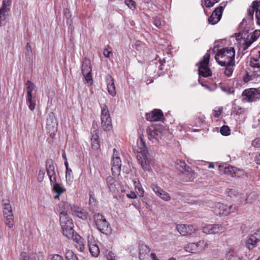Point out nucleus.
I'll list each match as a JSON object with an SVG mask.
<instances>
[{
	"label": "nucleus",
	"instance_id": "obj_1",
	"mask_svg": "<svg viewBox=\"0 0 260 260\" xmlns=\"http://www.w3.org/2000/svg\"><path fill=\"white\" fill-rule=\"evenodd\" d=\"M235 51L233 47L220 49L215 56L216 61L221 66L225 67L224 74L231 77L235 66Z\"/></svg>",
	"mask_w": 260,
	"mask_h": 260
},
{
	"label": "nucleus",
	"instance_id": "obj_2",
	"mask_svg": "<svg viewBox=\"0 0 260 260\" xmlns=\"http://www.w3.org/2000/svg\"><path fill=\"white\" fill-rule=\"evenodd\" d=\"M46 169L47 175L49 178L52 190L56 193L54 199H59L61 194L63 193L66 189L62 187L59 183L56 182V174L55 171V167L52 159H48L46 161Z\"/></svg>",
	"mask_w": 260,
	"mask_h": 260
},
{
	"label": "nucleus",
	"instance_id": "obj_3",
	"mask_svg": "<svg viewBox=\"0 0 260 260\" xmlns=\"http://www.w3.org/2000/svg\"><path fill=\"white\" fill-rule=\"evenodd\" d=\"M59 221L62 233L65 237L70 239L73 238L74 234H77L74 229V225L72 219L66 212H60Z\"/></svg>",
	"mask_w": 260,
	"mask_h": 260
},
{
	"label": "nucleus",
	"instance_id": "obj_4",
	"mask_svg": "<svg viewBox=\"0 0 260 260\" xmlns=\"http://www.w3.org/2000/svg\"><path fill=\"white\" fill-rule=\"evenodd\" d=\"M228 196L231 198H236V201L241 205L252 204L257 200L258 197V195L255 191H252L247 195L245 199H243V194L233 189L228 191Z\"/></svg>",
	"mask_w": 260,
	"mask_h": 260
},
{
	"label": "nucleus",
	"instance_id": "obj_5",
	"mask_svg": "<svg viewBox=\"0 0 260 260\" xmlns=\"http://www.w3.org/2000/svg\"><path fill=\"white\" fill-rule=\"evenodd\" d=\"M229 224L227 221L220 224H205L202 227V232L207 235H219L223 233L228 229Z\"/></svg>",
	"mask_w": 260,
	"mask_h": 260
},
{
	"label": "nucleus",
	"instance_id": "obj_6",
	"mask_svg": "<svg viewBox=\"0 0 260 260\" xmlns=\"http://www.w3.org/2000/svg\"><path fill=\"white\" fill-rule=\"evenodd\" d=\"M2 207L3 214L5 219V224L11 228L14 225V216L12 213L10 201L8 198L2 200Z\"/></svg>",
	"mask_w": 260,
	"mask_h": 260
},
{
	"label": "nucleus",
	"instance_id": "obj_7",
	"mask_svg": "<svg viewBox=\"0 0 260 260\" xmlns=\"http://www.w3.org/2000/svg\"><path fill=\"white\" fill-rule=\"evenodd\" d=\"M210 59V54L207 52L203 57V59L201 60L198 64L199 75L203 77H208L211 76L212 72L208 67V63Z\"/></svg>",
	"mask_w": 260,
	"mask_h": 260
},
{
	"label": "nucleus",
	"instance_id": "obj_8",
	"mask_svg": "<svg viewBox=\"0 0 260 260\" xmlns=\"http://www.w3.org/2000/svg\"><path fill=\"white\" fill-rule=\"evenodd\" d=\"M237 210L236 206H228L221 203H217L213 207V211L216 215H228Z\"/></svg>",
	"mask_w": 260,
	"mask_h": 260
},
{
	"label": "nucleus",
	"instance_id": "obj_9",
	"mask_svg": "<svg viewBox=\"0 0 260 260\" xmlns=\"http://www.w3.org/2000/svg\"><path fill=\"white\" fill-rule=\"evenodd\" d=\"M94 220L98 229L102 233L107 234L110 231L109 224L104 216L96 213Z\"/></svg>",
	"mask_w": 260,
	"mask_h": 260
},
{
	"label": "nucleus",
	"instance_id": "obj_10",
	"mask_svg": "<svg viewBox=\"0 0 260 260\" xmlns=\"http://www.w3.org/2000/svg\"><path fill=\"white\" fill-rule=\"evenodd\" d=\"M101 120L102 127L105 131L109 130L112 126V121L108 107L106 105L102 107Z\"/></svg>",
	"mask_w": 260,
	"mask_h": 260
},
{
	"label": "nucleus",
	"instance_id": "obj_11",
	"mask_svg": "<svg viewBox=\"0 0 260 260\" xmlns=\"http://www.w3.org/2000/svg\"><path fill=\"white\" fill-rule=\"evenodd\" d=\"M243 100L252 102L260 99V90L258 88H248L245 89L242 94Z\"/></svg>",
	"mask_w": 260,
	"mask_h": 260
},
{
	"label": "nucleus",
	"instance_id": "obj_12",
	"mask_svg": "<svg viewBox=\"0 0 260 260\" xmlns=\"http://www.w3.org/2000/svg\"><path fill=\"white\" fill-rule=\"evenodd\" d=\"M250 65L257 70L254 71L252 76L257 82H260V50L250 59Z\"/></svg>",
	"mask_w": 260,
	"mask_h": 260
},
{
	"label": "nucleus",
	"instance_id": "obj_13",
	"mask_svg": "<svg viewBox=\"0 0 260 260\" xmlns=\"http://www.w3.org/2000/svg\"><path fill=\"white\" fill-rule=\"evenodd\" d=\"M176 230L183 236H196L197 229L192 225L179 224L177 225Z\"/></svg>",
	"mask_w": 260,
	"mask_h": 260
},
{
	"label": "nucleus",
	"instance_id": "obj_14",
	"mask_svg": "<svg viewBox=\"0 0 260 260\" xmlns=\"http://www.w3.org/2000/svg\"><path fill=\"white\" fill-rule=\"evenodd\" d=\"M145 152H139L137 154V158L143 170L149 171L152 165V159L151 157Z\"/></svg>",
	"mask_w": 260,
	"mask_h": 260
},
{
	"label": "nucleus",
	"instance_id": "obj_15",
	"mask_svg": "<svg viewBox=\"0 0 260 260\" xmlns=\"http://www.w3.org/2000/svg\"><path fill=\"white\" fill-rule=\"evenodd\" d=\"M111 171L113 175H119L121 166V161L119 153L116 149H113V153L111 160Z\"/></svg>",
	"mask_w": 260,
	"mask_h": 260
},
{
	"label": "nucleus",
	"instance_id": "obj_16",
	"mask_svg": "<svg viewBox=\"0 0 260 260\" xmlns=\"http://www.w3.org/2000/svg\"><path fill=\"white\" fill-rule=\"evenodd\" d=\"M255 12V17L257 23L260 25V1H254L248 11L247 18L253 20L254 13Z\"/></svg>",
	"mask_w": 260,
	"mask_h": 260
},
{
	"label": "nucleus",
	"instance_id": "obj_17",
	"mask_svg": "<svg viewBox=\"0 0 260 260\" xmlns=\"http://www.w3.org/2000/svg\"><path fill=\"white\" fill-rule=\"evenodd\" d=\"M147 133L150 140H158L159 138H161L162 128L159 125H151L147 129Z\"/></svg>",
	"mask_w": 260,
	"mask_h": 260
},
{
	"label": "nucleus",
	"instance_id": "obj_18",
	"mask_svg": "<svg viewBox=\"0 0 260 260\" xmlns=\"http://www.w3.org/2000/svg\"><path fill=\"white\" fill-rule=\"evenodd\" d=\"M259 241H260V230H257L253 234L249 236L246 241V246L249 249H252Z\"/></svg>",
	"mask_w": 260,
	"mask_h": 260
},
{
	"label": "nucleus",
	"instance_id": "obj_19",
	"mask_svg": "<svg viewBox=\"0 0 260 260\" xmlns=\"http://www.w3.org/2000/svg\"><path fill=\"white\" fill-rule=\"evenodd\" d=\"M11 5L10 0H3V6L0 9V27L6 24V14L9 11L8 7Z\"/></svg>",
	"mask_w": 260,
	"mask_h": 260
},
{
	"label": "nucleus",
	"instance_id": "obj_20",
	"mask_svg": "<svg viewBox=\"0 0 260 260\" xmlns=\"http://www.w3.org/2000/svg\"><path fill=\"white\" fill-rule=\"evenodd\" d=\"M145 118L150 121H160L164 118V114L161 110L155 109L150 113H146Z\"/></svg>",
	"mask_w": 260,
	"mask_h": 260
},
{
	"label": "nucleus",
	"instance_id": "obj_21",
	"mask_svg": "<svg viewBox=\"0 0 260 260\" xmlns=\"http://www.w3.org/2000/svg\"><path fill=\"white\" fill-rule=\"evenodd\" d=\"M223 10L222 6L217 7L208 18L209 23L212 25L216 24L221 18Z\"/></svg>",
	"mask_w": 260,
	"mask_h": 260
},
{
	"label": "nucleus",
	"instance_id": "obj_22",
	"mask_svg": "<svg viewBox=\"0 0 260 260\" xmlns=\"http://www.w3.org/2000/svg\"><path fill=\"white\" fill-rule=\"evenodd\" d=\"M98 133L97 128L94 126H92L91 129V143L92 148L95 150H98L100 148Z\"/></svg>",
	"mask_w": 260,
	"mask_h": 260
},
{
	"label": "nucleus",
	"instance_id": "obj_23",
	"mask_svg": "<svg viewBox=\"0 0 260 260\" xmlns=\"http://www.w3.org/2000/svg\"><path fill=\"white\" fill-rule=\"evenodd\" d=\"M72 239L74 242H76L75 247L80 252H83L85 249V241L80 235L77 233L74 234L73 238H70Z\"/></svg>",
	"mask_w": 260,
	"mask_h": 260
},
{
	"label": "nucleus",
	"instance_id": "obj_24",
	"mask_svg": "<svg viewBox=\"0 0 260 260\" xmlns=\"http://www.w3.org/2000/svg\"><path fill=\"white\" fill-rule=\"evenodd\" d=\"M107 87L108 93L113 97L116 95L115 86L114 80L110 75H107L106 76Z\"/></svg>",
	"mask_w": 260,
	"mask_h": 260
},
{
	"label": "nucleus",
	"instance_id": "obj_25",
	"mask_svg": "<svg viewBox=\"0 0 260 260\" xmlns=\"http://www.w3.org/2000/svg\"><path fill=\"white\" fill-rule=\"evenodd\" d=\"M150 248L145 245L141 244L139 246V259L140 260H150Z\"/></svg>",
	"mask_w": 260,
	"mask_h": 260
},
{
	"label": "nucleus",
	"instance_id": "obj_26",
	"mask_svg": "<svg viewBox=\"0 0 260 260\" xmlns=\"http://www.w3.org/2000/svg\"><path fill=\"white\" fill-rule=\"evenodd\" d=\"M88 247L92 256L97 257L100 253V249L95 241L92 238L88 239Z\"/></svg>",
	"mask_w": 260,
	"mask_h": 260
},
{
	"label": "nucleus",
	"instance_id": "obj_27",
	"mask_svg": "<svg viewBox=\"0 0 260 260\" xmlns=\"http://www.w3.org/2000/svg\"><path fill=\"white\" fill-rule=\"evenodd\" d=\"M72 213L83 220H85L87 218V213L86 211L84 209L78 207L73 206Z\"/></svg>",
	"mask_w": 260,
	"mask_h": 260
},
{
	"label": "nucleus",
	"instance_id": "obj_28",
	"mask_svg": "<svg viewBox=\"0 0 260 260\" xmlns=\"http://www.w3.org/2000/svg\"><path fill=\"white\" fill-rule=\"evenodd\" d=\"M91 71L92 69L90 60L85 58L83 61L82 66V72L83 75L90 74Z\"/></svg>",
	"mask_w": 260,
	"mask_h": 260
},
{
	"label": "nucleus",
	"instance_id": "obj_29",
	"mask_svg": "<svg viewBox=\"0 0 260 260\" xmlns=\"http://www.w3.org/2000/svg\"><path fill=\"white\" fill-rule=\"evenodd\" d=\"M185 250L187 252L196 253L199 252L197 242L189 243L184 246Z\"/></svg>",
	"mask_w": 260,
	"mask_h": 260
},
{
	"label": "nucleus",
	"instance_id": "obj_30",
	"mask_svg": "<svg viewBox=\"0 0 260 260\" xmlns=\"http://www.w3.org/2000/svg\"><path fill=\"white\" fill-rule=\"evenodd\" d=\"M181 173L184 176V180L185 181H191L194 178V173L189 167Z\"/></svg>",
	"mask_w": 260,
	"mask_h": 260
},
{
	"label": "nucleus",
	"instance_id": "obj_31",
	"mask_svg": "<svg viewBox=\"0 0 260 260\" xmlns=\"http://www.w3.org/2000/svg\"><path fill=\"white\" fill-rule=\"evenodd\" d=\"M26 90L27 92L26 98H29L30 99L31 97H32V91L35 88V84L31 82L30 81L28 80L26 84Z\"/></svg>",
	"mask_w": 260,
	"mask_h": 260
},
{
	"label": "nucleus",
	"instance_id": "obj_32",
	"mask_svg": "<svg viewBox=\"0 0 260 260\" xmlns=\"http://www.w3.org/2000/svg\"><path fill=\"white\" fill-rule=\"evenodd\" d=\"M134 184L137 193L140 197H143L144 196V190L143 189L141 184L139 181L134 180Z\"/></svg>",
	"mask_w": 260,
	"mask_h": 260
},
{
	"label": "nucleus",
	"instance_id": "obj_33",
	"mask_svg": "<svg viewBox=\"0 0 260 260\" xmlns=\"http://www.w3.org/2000/svg\"><path fill=\"white\" fill-rule=\"evenodd\" d=\"M175 167L176 169L179 171L181 173L188 167L184 161L180 159H178L176 161Z\"/></svg>",
	"mask_w": 260,
	"mask_h": 260
},
{
	"label": "nucleus",
	"instance_id": "obj_34",
	"mask_svg": "<svg viewBox=\"0 0 260 260\" xmlns=\"http://www.w3.org/2000/svg\"><path fill=\"white\" fill-rule=\"evenodd\" d=\"M137 145L138 147V149L137 150L138 153L139 152H148L146 150L145 143L142 137H140L138 141Z\"/></svg>",
	"mask_w": 260,
	"mask_h": 260
},
{
	"label": "nucleus",
	"instance_id": "obj_35",
	"mask_svg": "<svg viewBox=\"0 0 260 260\" xmlns=\"http://www.w3.org/2000/svg\"><path fill=\"white\" fill-rule=\"evenodd\" d=\"M150 187L152 189V190L155 192L156 195L159 197L160 198H161V196H162L163 193L166 192L158 185L155 184H152L150 186Z\"/></svg>",
	"mask_w": 260,
	"mask_h": 260
},
{
	"label": "nucleus",
	"instance_id": "obj_36",
	"mask_svg": "<svg viewBox=\"0 0 260 260\" xmlns=\"http://www.w3.org/2000/svg\"><path fill=\"white\" fill-rule=\"evenodd\" d=\"M197 244L199 248V252H200L208 248L210 245V242L207 240H202L198 242Z\"/></svg>",
	"mask_w": 260,
	"mask_h": 260
},
{
	"label": "nucleus",
	"instance_id": "obj_37",
	"mask_svg": "<svg viewBox=\"0 0 260 260\" xmlns=\"http://www.w3.org/2000/svg\"><path fill=\"white\" fill-rule=\"evenodd\" d=\"M237 170V168L229 166L224 167V173L228 175L234 176L236 175Z\"/></svg>",
	"mask_w": 260,
	"mask_h": 260
},
{
	"label": "nucleus",
	"instance_id": "obj_38",
	"mask_svg": "<svg viewBox=\"0 0 260 260\" xmlns=\"http://www.w3.org/2000/svg\"><path fill=\"white\" fill-rule=\"evenodd\" d=\"M65 258L66 260H79L74 252L70 249H66Z\"/></svg>",
	"mask_w": 260,
	"mask_h": 260
},
{
	"label": "nucleus",
	"instance_id": "obj_39",
	"mask_svg": "<svg viewBox=\"0 0 260 260\" xmlns=\"http://www.w3.org/2000/svg\"><path fill=\"white\" fill-rule=\"evenodd\" d=\"M60 209H62V210L61 211H64L67 213L68 212H70L71 211L73 212V206L69 204L68 202H62L60 205Z\"/></svg>",
	"mask_w": 260,
	"mask_h": 260
},
{
	"label": "nucleus",
	"instance_id": "obj_40",
	"mask_svg": "<svg viewBox=\"0 0 260 260\" xmlns=\"http://www.w3.org/2000/svg\"><path fill=\"white\" fill-rule=\"evenodd\" d=\"M107 182L110 190H114L115 188V179L113 177L110 176L107 178Z\"/></svg>",
	"mask_w": 260,
	"mask_h": 260
},
{
	"label": "nucleus",
	"instance_id": "obj_41",
	"mask_svg": "<svg viewBox=\"0 0 260 260\" xmlns=\"http://www.w3.org/2000/svg\"><path fill=\"white\" fill-rule=\"evenodd\" d=\"M56 125L55 119L54 117L50 116L49 118L47 119V125L49 128L54 127Z\"/></svg>",
	"mask_w": 260,
	"mask_h": 260
},
{
	"label": "nucleus",
	"instance_id": "obj_42",
	"mask_svg": "<svg viewBox=\"0 0 260 260\" xmlns=\"http://www.w3.org/2000/svg\"><path fill=\"white\" fill-rule=\"evenodd\" d=\"M220 133L223 136H228L230 134V129L227 125H223L220 128Z\"/></svg>",
	"mask_w": 260,
	"mask_h": 260
},
{
	"label": "nucleus",
	"instance_id": "obj_43",
	"mask_svg": "<svg viewBox=\"0 0 260 260\" xmlns=\"http://www.w3.org/2000/svg\"><path fill=\"white\" fill-rule=\"evenodd\" d=\"M26 101L28 103V108L29 109L33 111L36 107V103L35 101L32 100V97H31L30 99L29 98H26Z\"/></svg>",
	"mask_w": 260,
	"mask_h": 260
},
{
	"label": "nucleus",
	"instance_id": "obj_44",
	"mask_svg": "<svg viewBox=\"0 0 260 260\" xmlns=\"http://www.w3.org/2000/svg\"><path fill=\"white\" fill-rule=\"evenodd\" d=\"M222 109L223 108L222 107H216L213 110V115L214 117L215 118H218L221 114Z\"/></svg>",
	"mask_w": 260,
	"mask_h": 260
},
{
	"label": "nucleus",
	"instance_id": "obj_45",
	"mask_svg": "<svg viewBox=\"0 0 260 260\" xmlns=\"http://www.w3.org/2000/svg\"><path fill=\"white\" fill-rule=\"evenodd\" d=\"M219 0H204V5L207 8H211Z\"/></svg>",
	"mask_w": 260,
	"mask_h": 260
},
{
	"label": "nucleus",
	"instance_id": "obj_46",
	"mask_svg": "<svg viewBox=\"0 0 260 260\" xmlns=\"http://www.w3.org/2000/svg\"><path fill=\"white\" fill-rule=\"evenodd\" d=\"M45 171L44 169H40L38 174V180L39 182H41L45 177Z\"/></svg>",
	"mask_w": 260,
	"mask_h": 260
},
{
	"label": "nucleus",
	"instance_id": "obj_47",
	"mask_svg": "<svg viewBox=\"0 0 260 260\" xmlns=\"http://www.w3.org/2000/svg\"><path fill=\"white\" fill-rule=\"evenodd\" d=\"M64 15L66 16V17L68 19V20L67 21V23L69 24V25H71V23H72V22L71 20L69 19L70 18L71 16V13H70V12L69 10L68 9H66L64 10Z\"/></svg>",
	"mask_w": 260,
	"mask_h": 260
},
{
	"label": "nucleus",
	"instance_id": "obj_48",
	"mask_svg": "<svg viewBox=\"0 0 260 260\" xmlns=\"http://www.w3.org/2000/svg\"><path fill=\"white\" fill-rule=\"evenodd\" d=\"M125 3L131 9L135 8V2L133 0H125Z\"/></svg>",
	"mask_w": 260,
	"mask_h": 260
},
{
	"label": "nucleus",
	"instance_id": "obj_49",
	"mask_svg": "<svg viewBox=\"0 0 260 260\" xmlns=\"http://www.w3.org/2000/svg\"><path fill=\"white\" fill-rule=\"evenodd\" d=\"M72 171L71 169L66 170V180L71 181L72 178Z\"/></svg>",
	"mask_w": 260,
	"mask_h": 260
},
{
	"label": "nucleus",
	"instance_id": "obj_50",
	"mask_svg": "<svg viewBox=\"0 0 260 260\" xmlns=\"http://www.w3.org/2000/svg\"><path fill=\"white\" fill-rule=\"evenodd\" d=\"M259 36L260 30L257 29L253 32V35L251 36V38L253 39V41H255Z\"/></svg>",
	"mask_w": 260,
	"mask_h": 260
},
{
	"label": "nucleus",
	"instance_id": "obj_51",
	"mask_svg": "<svg viewBox=\"0 0 260 260\" xmlns=\"http://www.w3.org/2000/svg\"><path fill=\"white\" fill-rule=\"evenodd\" d=\"M20 260H30V256H28L26 252H22L20 255Z\"/></svg>",
	"mask_w": 260,
	"mask_h": 260
},
{
	"label": "nucleus",
	"instance_id": "obj_52",
	"mask_svg": "<svg viewBox=\"0 0 260 260\" xmlns=\"http://www.w3.org/2000/svg\"><path fill=\"white\" fill-rule=\"evenodd\" d=\"M160 198L165 201H169L171 200V197L170 194L166 191L163 193V195Z\"/></svg>",
	"mask_w": 260,
	"mask_h": 260
},
{
	"label": "nucleus",
	"instance_id": "obj_53",
	"mask_svg": "<svg viewBox=\"0 0 260 260\" xmlns=\"http://www.w3.org/2000/svg\"><path fill=\"white\" fill-rule=\"evenodd\" d=\"M252 145L254 147H260V138L255 139L252 142Z\"/></svg>",
	"mask_w": 260,
	"mask_h": 260
},
{
	"label": "nucleus",
	"instance_id": "obj_54",
	"mask_svg": "<svg viewBox=\"0 0 260 260\" xmlns=\"http://www.w3.org/2000/svg\"><path fill=\"white\" fill-rule=\"evenodd\" d=\"M220 88L222 91H223L228 94H230L233 92L231 90V89L229 87H227L225 86L221 85V86H220Z\"/></svg>",
	"mask_w": 260,
	"mask_h": 260
},
{
	"label": "nucleus",
	"instance_id": "obj_55",
	"mask_svg": "<svg viewBox=\"0 0 260 260\" xmlns=\"http://www.w3.org/2000/svg\"><path fill=\"white\" fill-rule=\"evenodd\" d=\"M51 260H63L62 257L59 254H54L51 255Z\"/></svg>",
	"mask_w": 260,
	"mask_h": 260
},
{
	"label": "nucleus",
	"instance_id": "obj_56",
	"mask_svg": "<svg viewBox=\"0 0 260 260\" xmlns=\"http://www.w3.org/2000/svg\"><path fill=\"white\" fill-rule=\"evenodd\" d=\"M153 24L156 27H159L161 25L160 20L157 18H154Z\"/></svg>",
	"mask_w": 260,
	"mask_h": 260
},
{
	"label": "nucleus",
	"instance_id": "obj_57",
	"mask_svg": "<svg viewBox=\"0 0 260 260\" xmlns=\"http://www.w3.org/2000/svg\"><path fill=\"white\" fill-rule=\"evenodd\" d=\"M85 77V80L87 83H90L92 81V77L90 74L83 75Z\"/></svg>",
	"mask_w": 260,
	"mask_h": 260
},
{
	"label": "nucleus",
	"instance_id": "obj_58",
	"mask_svg": "<svg viewBox=\"0 0 260 260\" xmlns=\"http://www.w3.org/2000/svg\"><path fill=\"white\" fill-rule=\"evenodd\" d=\"M126 197L129 199H135L137 198V195L134 192H131L130 193H127L126 194Z\"/></svg>",
	"mask_w": 260,
	"mask_h": 260
},
{
	"label": "nucleus",
	"instance_id": "obj_59",
	"mask_svg": "<svg viewBox=\"0 0 260 260\" xmlns=\"http://www.w3.org/2000/svg\"><path fill=\"white\" fill-rule=\"evenodd\" d=\"M245 111V109L242 108L238 107L237 108H235V112L237 114H240L244 113Z\"/></svg>",
	"mask_w": 260,
	"mask_h": 260
},
{
	"label": "nucleus",
	"instance_id": "obj_60",
	"mask_svg": "<svg viewBox=\"0 0 260 260\" xmlns=\"http://www.w3.org/2000/svg\"><path fill=\"white\" fill-rule=\"evenodd\" d=\"M107 257L108 260H113L114 258V254L112 252L109 251Z\"/></svg>",
	"mask_w": 260,
	"mask_h": 260
},
{
	"label": "nucleus",
	"instance_id": "obj_61",
	"mask_svg": "<svg viewBox=\"0 0 260 260\" xmlns=\"http://www.w3.org/2000/svg\"><path fill=\"white\" fill-rule=\"evenodd\" d=\"M111 54V51H109L108 50V49H105L104 50V52H103V54L106 57H110V55Z\"/></svg>",
	"mask_w": 260,
	"mask_h": 260
},
{
	"label": "nucleus",
	"instance_id": "obj_62",
	"mask_svg": "<svg viewBox=\"0 0 260 260\" xmlns=\"http://www.w3.org/2000/svg\"><path fill=\"white\" fill-rule=\"evenodd\" d=\"M26 49L27 50V52L28 53H31V46L30 45V44L27 43L26 44Z\"/></svg>",
	"mask_w": 260,
	"mask_h": 260
},
{
	"label": "nucleus",
	"instance_id": "obj_63",
	"mask_svg": "<svg viewBox=\"0 0 260 260\" xmlns=\"http://www.w3.org/2000/svg\"><path fill=\"white\" fill-rule=\"evenodd\" d=\"M30 260H39L36 254H32L30 255Z\"/></svg>",
	"mask_w": 260,
	"mask_h": 260
},
{
	"label": "nucleus",
	"instance_id": "obj_64",
	"mask_svg": "<svg viewBox=\"0 0 260 260\" xmlns=\"http://www.w3.org/2000/svg\"><path fill=\"white\" fill-rule=\"evenodd\" d=\"M255 161L257 165H260V154L255 157Z\"/></svg>",
	"mask_w": 260,
	"mask_h": 260
}]
</instances>
